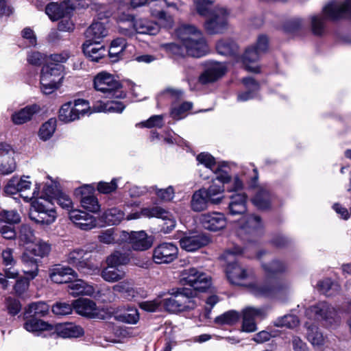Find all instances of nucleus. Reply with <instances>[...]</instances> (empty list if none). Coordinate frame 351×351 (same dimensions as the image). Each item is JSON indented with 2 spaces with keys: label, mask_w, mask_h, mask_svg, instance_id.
Returning <instances> with one entry per match:
<instances>
[{
  "label": "nucleus",
  "mask_w": 351,
  "mask_h": 351,
  "mask_svg": "<svg viewBox=\"0 0 351 351\" xmlns=\"http://www.w3.org/2000/svg\"><path fill=\"white\" fill-rule=\"evenodd\" d=\"M180 276L182 283L191 287L193 289H180L163 300L165 309L171 313L194 308L195 303L192 298L195 296L196 291H204L211 284L208 275L194 267L184 269Z\"/></svg>",
  "instance_id": "f257e3e1"
},
{
  "label": "nucleus",
  "mask_w": 351,
  "mask_h": 351,
  "mask_svg": "<svg viewBox=\"0 0 351 351\" xmlns=\"http://www.w3.org/2000/svg\"><path fill=\"white\" fill-rule=\"evenodd\" d=\"M344 16H351V0L330 2L323 8L321 14L311 16L312 32L315 35H322L325 30L326 19L336 20Z\"/></svg>",
  "instance_id": "f03ea898"
},
{
  "label": "nucleus",
  "mask_w": 351,
  "mask_h": 351,
  "mask_svg": "<svg viewBox=\"0 0 351 351\" xmlns=\"http://www.w3.org/2000/svg\"><path fill=\"white\" fill-rule=\"evenodd\" d=\"M176 33L189 56L199 58L208 51L202 32L195 27L184 24L177 29Z\"/></svg>",
  "instance_id": "7ed1b4c3"
},
{
  "label": "nucleus",
  "mask_w": 351,
  "mask_h": 351,
  "mask_svg": "<svg viewBox=\"0 0 351 351\" xmlns=\"http://www.w3.org/2000/svg\"><path fill=\"white\" fill-rule=\"evenodd\" d=\"M63 66L61 64H47L44 66L40 74V89L44 94L54 92L62 79Z\"/></svg>",
  "instance_id": "20e7f679"
},
{
  "label": "nucleus",
  "mask_w": 351,
  "mask_h": 351,
  "mask_svg": "<svg viewBox=\"0 0 351 351\" xmlns=\"http://www.w3.org/2000/svg\"><path fill=\"white\" fill-rule=\"evenodd\" d=\"M307 313L313 314L326 327L335 328L341 322V317L337 311L326 302H320L311 306Z\"/></svg>",
  "instance_id": "39448f33"
},
{
  "label": "nucleus",
  "mask_w": 351,
  "mask_h": 351,
  "mask_svg": "<svg viewBox=\"0 0 351 351\" xmlns=\"http://www.w3.org/2000/svg\"><path fill=\"white\" fill-rule=\"evenodd\" d=\"M268 47V39L264 36H260L254 46H251L246 49L243 56V62L245 69L253 73H258L259 67L256 62L259 60L261 56L264 53Z\"/></svg>",
  "instance_id": "423d86ee"
},
{
  "label": "nucleus",
  "mask_w": 351,
  "mask_h": 351,
  "mask_svg": "<svg viewBox=\"0 0 351 351\" xmlns=\"http://www.w3.org/2000/svg\"><path fill=\"white\" fill-rule=\"evenodd\" d=\"M94 87L106 97H119L121 96V83L112 74L106 71L99 73L94 77Z\"/></svg>",
  "instance_id": "0eeeda50"
},
{
  "label": "nucleus",
  "mask_w": 351,
  "mask_h": 351,
  "mask_svg": "<svg viewBox=\"0 0 351 351\" xmlns=\"http://www.w3.org/2000/svg\"><path fill=\"white\" fill-rule=\"evenodd\" d=\"M29 176H22L21 178L16 177L12 178L6 184L4 191L7 194L12 195L20 193L23 198L27 202L31 200L38 195V191L41 187L40 184L36 183V189L29 195L27 191H30L32 182L29 180Z\"/></svg>",
  "instance_id": "6e6552de"
},
{
  "label": "nucleus",
  "mask_w": 351,
  "mask_h": 351,
  "mask_svg": "<svg viewBox=\"0 0 351 351\" xmlns=\"http://www.w3.org/2000/svg\"><path fill=\"white\" fill-rule=\"evenodd\" d=\"M88 4L85 0L65 1L58 3L52 2L48 4L45 8V13L49 16L51 21H58L60 19L68 15L71 11L84 8Z\"/></svg>",
  "instance_id": "1a4fd4ad"
},
{
  "label": "nucleus",
  "mask_w": 351,
  "mask_h": 351,
  "mask_svg": "<svg viewBox=\"0 0 351 351\" xmlns=\"http://www.w3.org/2000/svg\"><path fill=\"white\" fill-rule=\"evenodd\" d=\"M229 12L223 7H216L205 24V29L211 34L223 33L228 29Z\"/></svg>",
  "instance_id": "9d476101"
},
{
  "label": "nucleus",
  "mask_w": 351,
  "mask_h": 351,
  "mask_svg": "<svg viewBox=\"0 0 351 351\" xmlns=\"http://www.w3.org/2000/svg\"><path fill=\"white\" fill-rule=\"evenodd\" d=\"M178 248L173 243H162L153 250V261L156 264H168L178 257Z\"/></svg>",
  "instance_id": "9b49d317"
},
{
  "label": "nucleus",
  "mask_w": 351,
  "mask_h": 351,
  "mask_svg": "<svg viewBox=\"0 0 351 351\" xmlns=\"http://www.w3.org/2000/svg\"><path fill=\"white\" fill-rule=\"evenodd\" d=\"M141 214L147 217H156L164 221L162 230L165 233L170 232L175 228L176 221L175 217L169 211L160 207L145 208L142 209Z\"/></svg>",
  "instance_id": "f8f14e48"
},
{
  "label": "nucleus",
  "mask_w": 351,
  "mask_h": 351,
  "mask_svg": "<svg viewBox=\"0 0 351 351\" xmlns=\"http://www.w3.org/2000/svg\"><path fill=\"white\" fill-rule=\"evenodd\" d=\"M226 275L232 284L242 285L243 282L253 278L254 271L250 268H246L237 263H233L227 265Z\"/></svg>",
  "instance_id": "ddd939ff"
},
{
  "label": "nucleus",
  "mask_w": 351,
  "mask_h": 351,
  "mask_svg": "<svg viewBox=\"0 0 351 351\" xmlns=\"http://www.w3.org/2000/svg\"><path fill=\"white\" fill-rule=\"evenodd\" d=\"M121 237L122 241L128 242L134 250L143 251L152 246V241L143 230L131 232L123 231Z\"/></svg>",
  "instance_id": "4468645a"
},
{
  "label": "nucleus",
  "mask_w": 351,
  "mask_h": 351,
  "mask_svg": "<svg viewBox=\"0 0 351 351\" xmlns=\"http://www.w3.org/2000/svg\"><path fill=\"white\" fill-rule=\"evenodd\" d=\"M267 315L265 308L247 307L243 311L242 330L246 332H252L257 330L255 319H263Z\"/></svg>",
  "instance_id": "2eb2a0df"
},
{
  "label": "nucleus",
  "mask_w": 351,
  "mask_h": 351,
  "mask_svg": "<svg viewBox=\"0 0 351 351\" xmlns=\"http://www.w3.org/2000/svg\"><path fill=\"white\" fill-rule=\"evenodd\" d=\"M209 238L204 234L190 232L184 234L180 240L182 249L187 252H194L206 245Z\"/></svg>",
  "instance_id": "dca6fc26"
},
{
  "label": "nucleus",
  "mask_w": 351,
  "mask_h": 351,
  "mask_svg": "<svg viewBox=\"0 0 351 351\" xmlns=\"http://www.w3.org/2000/svg\"><path fill=\"white\" fill-rule=\"evenodd\" d=\"M76 313L90 318H100V309L96 303L87 298H79L73 302Z\"/></svg>",
  "instance_id": "f3484780"
},
{
  "label": "nucleus",
  "mask_w": 351,
  "mask_h": 351,
  "mask_svg": "<svg viewBox=\"0 0 351 351\" xmlns=\"http://www.w3.org/2000/svg\"><path fill=\"white\" fill-rule=\"evenodd\" d=\"M200 221L205 229L214 232L223 229L227 223L224 215L218 212L202 215Z\"/></svg>",
  "instance_id": "a211bd4d"
},
{
  "label": "nucleus",
  "mask_w": 351,
  "mask_h": 351,
  "mask_svg": "<svg viewBox=\"0 0 351 351\" xmlns=\"http://www.w3.org/2000/svg\"><path fill=\"white\" fill-rule=\"evenodd\" d=\"M50 279L55 283H67L77 277V273L70 267L55 265L49 270Z\"/></svg>",
  "instance_id": "6ab92c4d"
},
{
  "label": "nucleus",
  "mask_w": 351,
  "mask_h": 351,
  "mask_svg": "<svg viewBox=\"0 0 351 351\" xmlns=\"http://www.w3.org/2000/svg\"><path fill=\"white\" fill-rule=\"evenodd\" d=\"M76 195H80V203L82 206L92 213L99 210L100 205L97 198L94 195L93 189L89 186H84L76 190Z\"/></svg>",
  "instance_id": "aec40b11"
},
{
  "label": "nucleus",
  "mask_w": 351,
  "mask_h": 351,
  "mask_svg": "<svg viewBox=\"0 0 351 351\" xmlns=\"http://www.w3.org/2000/svg\"><path fill=\"white\" fill-rule=\"evenodd\" d=\"M126 21L133 26L134 30L137 34L156 35L159 32V25L147 19H134L132 16H128Z\"/></svg>",
  "instance_id": "412c9836"
},
{
  "label": "nucleus",
  "mask_w": 351,
  "mask_h": 351,
  "mask_svg": "<svg viewBox=\"0 0 351 351\" xmlns=\"http://www.w3.org/2000/svg\"><path fill=\"white\" fill-rule=\"evenodd\" d=\"M226 66L220 62H213L208 65L205 71L199 77V82L202 84L215 82L225 75Z\"/></svg>",
  "instance_id": "4be33fe9"
},
{
  "label": "nucleus",
  "mask_w": 351,
  "mask_h": 351,
  "mask_svg": "<svg viewBox=\"0 0 351 351\" xmlns=\"http://www.w3.org/2000/svg\"><path fill=\"white\" fill-rule=\"evenodd\" d=\"M44 193L49 196L52 202H57L63 209L70 210L73 208V204L70 197L62 191H58L52 186L46 185L43 188Z\"/></svg>",
  "instance_id": "5701e85b"
},
{
  "label": "nucleus",
  "mask_w": 351,
  "mask_h": 351,
  "mask_svg": "<svg viewBox=\"0 0 351 351\" xmlns=\"http://www.w3.org/2000/svg\"><path fill=\"white\" fill-rule=\"evenodd\" d=\"M23 319L25 320L23 328L29 332L38 333L42 331H49L53 329L51 324L30 315H25L24 313Z\"/></svg>",
  "instance_id": "b1692460"
},
{
  "label": "nucleus",
  "mask_w": 351,
  "mask_h": 351,
  "mask_svg": "<svg viewBox=\"0 0 351 351\" xmlns=\"http://www.w3.org/2000/svg\"><path fill=\"white\" fill-rule=\"evenodd\" d=\"M290 287V284L288 282H276L275 285H271L265 282L257 287V294L261 296H275L280 293H283Z\"/></svg>",
  "instance_id": "393cba45"
},
{
  "label": "nucleus",
  "mask_w": 351,
  "mask_h": 351,
  "mask_svg": "<svg viewBox=\"0 0 351 351\" xmlns=\"http://www.w3.org/2000/svg\"><path fill=\"white\" fill-rule=\"evenodd\" d=\"M83 51L90 60L98 62L105 56L106 49L101 45V42L86 41L83 44Z\"/></svg>",
  "instance_id": "a878e982"
},
{
  "label": "nucleus",
  "mask_w": 351,
  "mask_h": 351,
  "mask_svg": "<svg viewBox=\"0 0 351 351\" xmlns=\"http://www.w3.org/2000/svg\"><path fill=\"white\" fill-rule=\"evenodd\" d=\"M14 155V152L12 149L5 151L0 149V172L2 174H10L16 169Z\"/></svg>",
  "instance_id": "bb28decb"
},
{
  "label": "nucleus",
  "mask_w": 351,
  "mask_h": 351,
  "mask_svg": "<svg viewBox=\"0 0 351 351\" xmlns=\"http://www.w3.org/2000/svg\"><path fill=\"white\" fill-rule=\"evenodd\" d=\"M112 290L130 301L136 300L138 296V291L134 287L133 282L130 280L117 283L112 287Z\"/></svg>",
  "instance_id": "cd10ccee"
},
{
  "label": "nucleus",
  "mask_w": 351,
  "mask_h": 351,
  "mask_svg": "<svg viewBox=\"0 0 351 351\" xmlns=\"http://www.w3.org/2000/svg\"><path fill=\"white\" fill-rule=\"evenodd\" d=\"M108 34L107 28L101 22H95L86 31V41L101 42Z\"/></svg>",
  "instance_id": "c85d7f7f"
},
{
  "label": "nucleus",
  "mask_w": 351,
  "mask_h": 351,
  "mask_svg": "<svg viewBox=\"0 0 351 351\" xmlns=\"http://www.w3.org/2000/svg\"><path fill=\"white\" fill-rule=\"evenodd\" d=\"M69 282L68 291L73 296L78 295H92L95 292L92 285H88L81 279H76L73 281L70 280Z\"/></svg>",
  "instance_id": "c756f323"
},
{
  "label": "nucleus",
  "mask_w": 351,
  "mask_h": 351,
  "mask_svg": "<svg viewBox=\"0 0 351 351\" xmlns=\"http://www.w3.org/2000/svg\"><path fill=\"white\" fill-rule=\"evenodd\" d=\"M206 189L196 191L192 195L191 208L195 212H201L208 208L210 203L206 195Z\"/></svg>",
  "instance_id": "7c9ffc66"
},
{
  "label": "nucleus",
  "mask_w": 351,
  "mask_h": 351,
  "mask_svg": "<svg viewBox=\"0 0 351 351\" xmlns=\"http://www.w3.org/2000/svg\"><path fill=\"white\" fill-rule=\"evenodd\" d=\"M40 108L37 105L26 106L20 110L15 112L12 115V120L14 124H23L32 118L33 115L38 112Z\"/></svg>",
  "instance_id": "2f4dec72"
},
{
  "label": "nucleus",
  "mask_w": 351,
  "mask_h": 351,
  "mask_svg": "<svg viewBox=\"0 0 351 351\" xmlns=\"http://www.w3.org/2000/svg\"><path fill=\"white\" fill-rule=\"evenodd\" d=\"M242 82L248 90L239 93L237 100L239 101H246L254 98L259 89V84L258 82L252 77L243 78Z\"/></svg>",
  "instance_id": "473e14b6"
},
{
  "label": "nucleus",
  "mask_w": 351,
  "mask_h": 351,
  "mask_svg": "<svg viewBox=\"0 0 351 351\" xmlns=\"http://www.w3.org/2000/svg\"><path fill=\"white\" fill-rule=\"evenodd\" d=\"M1 256L3 259V263L5 267V272L6 276L9 278H16L19 275V272L16 269L14 268V265H15L16 261L13 257V250L10 248H7L2 252Z\"/></svg>",
  "instance_id": "72a5a7b5"
},
{
  "label": "nucleus",
  "mask_w": 351,
  "mask_h": 351,
  "mask_svg": "<svg viewBox=\"0 0 351 351\" xmlns=\"http://www.w3.org/2000/svg\"><path fill=\"white\" fill-rule=\"evenodd\" d=\"M21 261L23 265V271L24 274L27 276L28 279H34L38 272L37 260L25 252L21 256Z\"/></svg>",
  "instance_id": "f704fd0d"
},
{
  "label": "nucleus",
  "mask_w": 351,
  "mask_h": 351,
  "mask_svg": "<svg viewBox=\"0 0 351 351\" xmlns=\"http://www.w3.org/2000/svg\"><path fill=\"white\" fill-rule=\"evenodd\" d=\"M56 332L59 337L62 338H76L84 334L82 327L73 324H64L56 328Z\"/></svg>",
  "instance_id": "c9c22d12"
},
{
  "label": "nucleus",
  "mask_w": 351,
  "mask_h": 351,
  "mask_svg": "<svg viewBox=\"0 0 351 351\" xmlns=\"http://www.w3.org/2000/svg\"><path fill=\"white\" fill-rule=\"evenodd\" d=\"M101 278L106 282H114L123 279L125 272L119 267L108 265L101 271Z\"/></svg>",
  "instance_id": "e433bc0d"
},
{
  "label": "nucleus",
  "mask_w": 351,
  "mask_h": 351,
  "mask_svg": "<svg viewBox=\"0 0 351 351\" xmlns=\"http://www.w3.org/2000/svg\"><path fill=\"white\" fill-rule=\"evenodd\" d=\"M29 218L37 223L49 225L56 219L55 208H51L50 213L45 210L44 213L29 212Z\"/></svg>",
  "instance_id": "4c0bfd02"
},
{
  "label": "nucleus",
  "mask_w": 351,
  "mask_h": 351,
  "mask_svg": "<svg viewBox=\"0 0 351 351\" xmlns=\"http://www.w3.org/2000/svg\"><path fill=\"white\" fill-rule=\"evenodd\" d=\"M197 160L199 165H202L206 169V174L201 173L200 176L204 180L209 178L210 172L217 166L214 157L208 153L203 152L197 155Z\"/></svg>",
  "instance_id": "58836bf2"
},
{
  "label": "nucleus",
  "mask_w": 351,
  "mask_h": 351,
  "mask_svg": "<svg viewBox=\"0 0 351 351\" xmlns=\"http://www.w3.org/2000/svg\"><path fill=\"white\" fill-rule=\"evenodd\" d=\"M217 50L223 56H235L238 53L237 44L230 39H223L217 44Z\"/></svg>",
  "instance_id": "ea45409f"
},
{
  "label": "nucleus",
  "mask_w": 351,
  "mask_h": 351,
  "mask_svg": "<svg viewBox=\"0 0 351 351\" xmlns=\"http://www.w3.org/2000/svg\"><path fill=\"white\" fill-rule=\"evenodd\" d=\"M59 119L64 123L79 119V115L75 112L73 102L69 101L62 106L59 111Z\"/></svg>",
  "instance_id": "a19ab883"
},
{
  "label": "nucleus",
  "mask_w": 351,
  "mask_h": 351,
  "mask_svg": "<svg viewBox=\"0 0 351 351\" xmlns=\"http://www.w3.org/2000/svg\"><path fill=\"white\" fill-rule=\"evenodd\" d=\"M49 306L42 302L32 303L25 308V315H30L34 317H41L45 316L49 313Z\"/></svg>",
  "instance_id": "79ce46f5"
},
{
  "label": "nucleus",
  "mask_w": 351,
  "mask_h": 351,
  "mask_svg": "<svg viewBox=\"0 0 351 351\" xmlns=\"http://www.w3.org/2000/svg\"><path fill=\"white\" fill-rule=\"evenodd\" d=\"M53 207V202L49 196L40 197L32 202L29 212L44 213L47 210L50 213Z\"/></svg>",
  "instance_id": "37998d69"
},
{
  "label": "nucleus",
  "mask_w": 351,
  "mask_h": 351,
  "mask_svg": "<svg viewBox=\"0 0 351 351\" xmlns=\"http://www.w3.org/2000/svg\"><path fill=\"white\" fill-rule=\"evenodd\" d=\"M224 191L223 185H217L213 184L208 189H206V195L208 197L210 204H218L223 199V193Z\"/></svg>",
  "instance_id": "c03bdc74"
},
{
  "label": "nucleus",
  "mask_w": 351,
  "mask_h": 351,
  "mask_svg": "<svg viewBox=\"0 0 351 351\" xmlns=\"http://www.w3.org/2000/svg\"><path fill=\"white\" fill-rule=\"evenodd\" d=\"M254 204L259 209H266L270 205V194L267 189L260 188L253 198Z\"/></svg>",
  "instance_id": "a18cd8bd"
},
{
  "label": "nucleus",
  "mask_w": 351,
  "mask_h": 351,
  "mask_svg": "<svg viewBox=\"0 0 351 351\" xmlns=\"http://www.w3.org/2000/svg\"><path fill=\"white\" fill-rule=\"evenodd\" d=\"M262 267L269 276L281 274L287 271L288 265L279 260H274L270 263H262Z\"/></svg>",
  "instance_id": "49530a36"
},
{
  "label": "nucleus",
  "mask_w": 351,
  "mask_h": 351,
  "mask_svg": "<svg viewBox=\"0 0 351 351\" xmlns=\"http://www.w3.org/2000/svg\"><path fill=\"white\" fill-rule=\"evenodd\" d=\"M307 328L306 337L313 346H322L324 342V337L315 325L306 324Z\"/></svg>",
  "instance_id": "de8ad7c7"
},
{
  "label": "nucleus",
  "mask_w": 351,
  "mask_h": 351,
  "mask_svg": "<svg viewBox=\"0 0 351 351\" xmlns=\"http://www.w3.org/2000/svg\"><path fill=\"white\" fill-rule=\"evenodd\" d=\"M245 221L241 229L247 233L256 234L262 227L261 219L257 215H251L245 217Z\"/></svg>",
  "instance_id": "09e8293b"
},
{
  "label": "nucleus",
  "mask_w": 351,
  "mask_h": 351,
  "mask_svg": "<svg viewBox=\"0 0 351 351\" xmlns=\"http://www.w3.org/2000/svg\"><path fill=\"white\" fill-rule=\"evenodd\" d=\"M125 217V213L118 208L108 209L104 214V219L108 225L118 224Z\"/></svg>",
  "instance_id": "8fccbe9b"
},
{
  "label": "nucleus",
  "mask_w": 351,
  "mask_h": 351,
  "mask_svg": "<svg viewBox=\"0 0 351 351\" xmlns=\"http://www.w3.org/2000/svg\"><path fill=\"white\" fill-rule=\"evenodd\" d=\"M317 287L319 291L327 296H332L339 291V285L329 278L319 282Z\"/></svg>",
  "instance_id": "3c124183"
},
{
  "label": "nucleus",
  "mask_w": 351,
  "mask_h": 351,
  "mask_svg": "<svg viewBox=\"0 0 351 351\" xmlns=\"http://www.w3.org/2000/svg\"><path fill=\"white\" fill-rule=\"evenodd\" d=\"M239 313L232 310L217 316L215 319V322L219 325H233L239 321Z\"/></svg>",
  "instance_id": "603ef678"
},
{
  "label": "nucleus",
  "mask_w": 351,
  "mask_h": 351,
  "mask_svg": "<svg viewBox=\"0 0 351 351\" xmlns=\"http://www.w3.org/2000/svg\"><path fill=\"white\" fill-rule=\"evenodd\" d=\"M18 238L20 245L33 243L36 239L34 230L29 226L26 224L21 226Z\"/></svg>",
  "instance_id": "864d4df0"
},
{
  "label": "nucleus",
  "mask_w": 351,
  "mask_h": 351,
  "mask_svg": "<svg viewBox=\"0 0 351 351\" xmlns=\"http://www.w3.org/2000/svg\"><path fill=\"white\" fill-rule=\"evenodd\" d=\"M56 128V120L50 119L44 123L40 128L38 136L43 141L49 139L53 134Z\"/></svg>",
  "instance_id": "5fc2aeb1"
},
{
  "label": "nucleus",
  "mask_w": 351,
  "mask_h": 351,
  "mask_svg": "<svg viewBox=\"0 0 351 351\" xmlns=\"http://www.w3.org/2000/svg\"><path fill=\"white\" fill-rule=\"evenodd\" d=\"M125 108V106L119 101H110L106 104H99L94 106L95 112H112L121 113Z\"/></svg>",
  "instance_id": "6e6d98bb"
},
{
  "label": "nucleus",
  "mask_w": 351,
  "mask_h": 351,
  "mask_svg": "<svg viewBox=\"0 0 351 351\" xmlns=\"http://www.w3.org/2000/svg\"><path fill=\"white\" fill-rule=\"evenodd\" d=\"M299 324L298 318L293 315H285L277 318L274 322V326L276 327H287L293 328Z\"/></svg>",
  "instance_id": "4d7b16f0"
},
{
  "label": "nucleus",
  "mask_w": 351,
  "mask_h": 351,
  "mask_svg": "<svg viewBox=\"0 0 351 351\" xmlns=\"http://www.w3.org/2000/svg\"><path fill=\"white\" fill-rule=\"evenodd\" d=\"M119 318L123 322L135 324L139 320V313L136 308L128 306L124 312L119 315Z\"/></svg>",
  "instance_id": "13d9d810"
},
{
  "label": "nucleus",
  "mask_w": 351,
  "mask_h": 351,
  "mask_svg": "<svg viewBox=\"0 0 351 351\" xmlns=\"http://www.w3.org/2000/svg\"><path fill=\"white\" fill-rule=\"evenodd\" d=\"M86 254V252L84 250L81 248H76L71 250L65 255V261L69 265L77 267Z\"/></svg>",
  "instance_id": "bf43d9fd"
},
{
  "label": "nucleus",
  "mask_w": 351,
  "mask_h": 351,
  "mask_svg": "<svg viewBox=\"0 0 351 351\" xmlns=\"http://www.w3.org/2000/svg\"><path fill=\"white\" fill-rule=\"evenodd\" d=\"M193 107L191 102L185 101L180 105L173 104L171 110V116L175 119H181L185 116V113Z\"/></svg>",
  "instance_id": "052dcab7"
},
{
  "label": "nucleus",
  "mask_w": 351,
  "mask_h": 351,
  "mask_svg": "<svg viewBox=\"0 0 351 351\" xmlns=\"http://www.w3.org/2000/svg\"><path fill=\"white\" fill-rule=\"evenodd\" d=\"M128 261V257L125 254H122L119 252H114L106 258V264L108 265L117 267L127 264Z\"/></svg>",
  "instance_id": "680f3d73"
},
{
  "label": "nucleus",
  "mask_w": 351,
  "mask_h": 351,
  "mask_svg": "<svg viewBox=\"0 0 351 351\" xmlns=\"http://www.w3.org/2000/svg\"><path fill=\"white\" fill-rule=\"evenodd\" d=\"M77 269L84 274L91 275L99 271V267L88 258H82Z\"/></svg>",
  "instance_id": "e2e57ef3"
},
{
  "label": "nucleus",
  "mask_w": 351,
  "mask_h": 351,
  "mask_svg": "<svg viewBox=\"0 0 351 351\" xmlns=\"http://www.w3.org/2000/svg\"><path fill=\"white\" fill-rule=\"evenodd\" d=\"M50 251L51 245L47 242L40 241L34 245L30 253L36 256L43 258L47 256Z\"/></svg>",
  "instance_id": "0e129e2a"
},
{
  "label": "nucleus",
  "mask_w": 351,
  "mask_h": 351,
  "mask_svg": "<svg viewBox=\"0 0 351 351\" xmlns=\"http://www.w3.org/2000/svg\"><path fill=\"white\" fill-rule=\"evenodd\" d=\"M278 335V331L274 330H264L255 334L252 338V341L256 343H263L269 341L271 338Z\"/></svg>",
  "instance_id": "69168bd1"
},
{
  "label": "nucleus",
  "mask_w": 351,
  "mask_h": 351,
  "mask_svg": "<svg viewBox=\"0 0 351 351\" xmlns=\"http://www.w3.org/2000/svg\"><path fill=\"white\" fill-rule=\"evenodd\" d=\"M226 169V167L218 165L210 172V174H215V179L222 184L228 183L230 181V176Z\"/></svg>",
  "instance_id": "338daca9"
},
{
  "label": "nucleus",
  "mask_w": 351,
  "mask_h": 351,
  "mask_svg": "<svg viewBox=\"0 0 351 351\" xmlns=\"http://www.w3.org/2000/svg\"><path fill=\"white\" fill-rule=\"evenodd\" d=\"M73 105L75 108V112L79 115V119L84 117L86 114H90V105L88 101L78 99L74 101Z\"/></svg>",
  "instance_id": "774afa93"
}]
</instances>
